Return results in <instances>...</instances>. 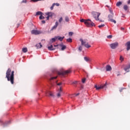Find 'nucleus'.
I'll return each mask as SVG.
<instances>
[{
  "label": "nucleus",
  "instance_id": "obj_41",
  "mask_svg": "<svg viewBox=\"0 0 130 130\" xmlns=\"http://www.w3.org/2000/svg\"><path fill=\"white\" fill-rule=\"evenodd\" d=\"M62 83L61 82H60L59 83H57V86H60V85H61Z\"/></svg>",
  "mask_w": 130,
  "mask_h": 130
},
{
  "label": "nucleus",
  "instance_id": "obj_51",
  "mask_svg": "<svg viewBox=\"0 0 130 130\" xmlns=\"http://www.w3.org/2000/svg\"><path fill=\"white\" fill-rule=\"evenodd\" d=\"M8 124H9V123H10V122H8Z\"/></svg>",
  "mask_w": 130,
  "mask_h": 130
},
{
  "label": "nucleus",
  "instance_id": "obj_8",
  "mask_svg": "<svg viewBox=\"0 0 130 130\" xmlns=\"http://www.w3.org/2000/svg\"><path fill=\"white\" fill-rule=\"evenodd\" d=\"M31 34H34V35H39V34H41V31L36 29H34L31 30Z\"/></svg>",
  "mask_w": 130,
  "mask_h": 130
},
{
  "label": "nucleus",
  "instance_id": "obj_26",
  "mask_svg": "<svg viewBox=\"0 0 130 130\" xmlns=\"http://www.w3.org/2000/svg\"><path fill=\"white\" fill-rule=\"evenodd\" d=\"M66 22H69L70 21V18L68 16L65 17Z\"/></svg>",
  "mask_w": 130,
  "mask_h": 130
},
{
  "label": "nucleus",
  "instance_id": "obj_28",
  "mask_svg": "<svg viewBox=\"0 0 130 130\" xmlns=\"http://www.w3.org/2000/svg\"><path fill=\"white\" fill-rule=\"evenodd\" d=\"M67 42L71 43L73 42L72 39L69 38L67 40Z\"/></svg>",
  "mask_w": 130,
  "mask_h": 130
},
{
  "label": "nucleus",
  "instance_id": "obj_20",
  "mask_svg": "<svg viewBox=\"0 0 130 130\" xmlns=\"http://www.w3.org/2000/svg\"><path fill=\"white\" fill-rule=\"evenodd\" d=\"M36 46L37 47V48H42V45L41 44V43H40L39 44H37Z\"/></svg>",
  "mask_w": 130,
  "mask_h": 130
},
{
  "label": "nucleus",
  "instance_id": "obj_4",
  "mask_svg": "<svg viewBox=\"0 0 130 130\" xmlns=\"http://www.w3.org/2000/svg\"><path fill=\"white\" fill-rule=\"evenodd\" d=\"M80 41L81 42V45H84L86 48H90L91 46L89 45V43H87L85 40H83V39H80Z\"/></svg>",
  "mask_w": 130,
  "mask_h": 130
},
{
  "label": "nucleus",
  "instance_id": "obj_25",
  "mask_svg": "<svg viewBox=\"0 0 130 130\" xmlns=\"http://www.w3.org/2000/svg\"><path fill=\"white\" fill-rule=\"evenodd\" d=\"M44 19H45V17L44 16H43L42 15L40 16L39 17L40 20H43Z\"/></svg>",
  "mask_w": 130,
  "mask_h": 130
},
{
  "label": "nucleus",
  "instance_id": "obj_2",
  "mask_svg": "<svg viewBox=\"0 0 130 130\" xmlns=\"http://www.w3.org/2000/svg\"><path fill=\"white\" fill-rule=\"evenodd\" d=\"M80 22H84L87 27H93V26H95V23H93L90 19L84 20L82 19L80 20Z\"/></svg>",
  "mask_w": 130,
  "mask_h": 130
},
{
  "label": "nucleus",
  "instance_id": "obj_48",
  "mask_svg": "<svg viewBox=\"0 0 130 130\" xmlns=\"http://www.w3.org/2000/svg\"><path fill=\"white\" fill-rule=\"evenodd\" d=\"M79 95H80V93H77L76 94V96H79Z\"/></svg>",
  "mask_w": 130,
  "mask_h": 130
},
{
  "label": "nucleus",
  "instance_id": "obj_29",
  "mask_svg": "<svg viewBox=\"0 0 130 130\" xmlns=\"http://www.w3.org/2000/svg\"><path fill=\"white\" fill-rule=\"evenodd\" d=\"M54 79H57V76L51 77V78L50 79V81H51V80H54Z\"/></svg>",
  "mask_w": 130,
  "mask_h": 130
},
{
  "label": "nucleus",
  "instance_id": "obj_24",
  "mask_svg": "<svg viewBox=\"0 0 130 130\" xmlns=\"http://www.w3.org/2000/svg\"><path fill=\"white\" fill-rule=\"evenodd\" d=\"M22 51L23 52L26 53L27 52V51H28V49H27V48H22Z\"/></svg>",
  "mask_w": 130,
  "mask_h": 130
},
{
  "label": "nucleus",
  "instance_id": "obj_16",
  "mask_svg": "<svg viewBox=\"0 0 130 130\" xmlns=\"http://www.w3.org/2000/svg\"><path fill=\"white\" fill-rule=\"evenodd\" d=\"M48 50H55V48H53V46L52 45H51L50 46L48 47Z\"/></svg>",
  "mask_w": 130,
  "mask_h": 130
},
{
  "label": "nucleus",
  "instance_id": "obj_21",
  "mask_svg": "<svg viewBox=\"0 0 130 130\" xmlns=\"http://www.w3.org/2000/svg\"><path fill=\"white\" fill-rule=\"evenodd\" d=\"M56 40H57V37H55L54 38H52L51 39L52 43H53V42H55Z\"/></svg>",
  "mask_w": 130,
  "mask_h": 130
},
{
  "label": "nucleus",
  "instance_id": "obj_37",
  "mask_svg": "<svg viewBox=\"0 0 130 130\" xmlns=\"http://www.w3.org/2000/svg\"><path fill=\"white\" fill-rule=\"evenodd\" d=\"M83 49V48L82 47V46H80L79 47V50L80 51H82V50Z\"/></svg>",
  "mask_w": 130,
  "mask_h": 130
},
{
  "label": "nucleus",
  "instance_id": "obj_31",
  "mask_svg": "<svg viewBox=\"0 0 130 130\" xmlns=\"http://www.w3.org/2000/svg\"><path fill=\"white\" fill-rule=\"evenodd\" d=\"M73 34H74V32H69V36H73Z\"/></svg>",
  "mask_w": 130,
  "mask_h": 130
},
{
  "label": "nucleus",
  "instance_id": "obj_22",
  "mask_svg": "<svg viewBox=\"0 0 130 130\" xmlns=\"http://www.w3.org/2000/svg\"><path fill=\"white\" fill-rule=\"evenodd\" d=\"M121 5H122V2H118L116 3L117 7H120Z\"/></svg>",
  "mask_w": 130,
  "mask_h": 130
},
{
  "label": "nucleus",
  "instance_id": "obj_50",
  "mask_svg": "<svg viewBox=\"0 0 130 130\" xmlns=\"http://www.w3.org/2000/svg\"><path fill=\"white\" fill-rule=\"evenodd\" d=\"M17 27H19V24H18Z\"/></svg>",
  "mask_w": 130,
  "mask_h": 130
},
{
  "label": "nucleus",
  "instance_id": "obj_49",
  "mask_svg": "<svg viewBox=\"0 0 130 130\" xmlns=\"http://www.w3.org/2000/svg\"><path fill=\"white\" fill-rule=\"evenodd\" d=\"M120 92H122V89L120 90Z\"/></svg>",
  "mask_w": 130,
  "mask_h": 130
},
{
  "label": "nucleus",
  "instance_id": "obj_14",
  "mask_svg": "<svg viewBox=\"0 0 130 130\" xmlns=\"http://www.w3.org/2000/svg\"><path fill=\"white\" fill-rule=\"evenodd\" d=\"M125 46H126V50L128 51V50H130V42H127L126 43Z\"/></svg>",
  "mask_w": 130,
  "mask_h": 130
},
{
  "label": "nucleus",
  "instance_id": "obj_10",
  "mask_svg": "<svg viewBox=\"0 0 130 130\" xmlns=\"http://www.w3.org/2000/svg\"><path fill=\"white\" fill-rule=\"evenodd\" d=\"M57 46H58V49H59V48H61V50L62 51L64 50V49L67 48V46L62 44L57 45Z\"/></svg>",
  "mask_w": 130,
  "mask_h": 130
},
{
  "label": "nucleus",
  "instance_id": "obj_5",
  "mask_svg": "<svg viewBox=\"0 0 130 130\" xmlns=\"http://www.w3.org/2000/svg\"><path fill=\"white\" fill-rule=\"evenodd\" d=\"M71 73L70 70L62 71L60 72H57V75L59 76H64V75H67V74H70Z\"/></svg>",
  "mask_w": 130,
  "mask_h": 130
},
{
  "label": "nucleus",
  "instance_id": "obj_17",
  "mask_svg": "<svg viewBox=\"0 0 130 130\" xmlns=\"http://www.w3.org/2000/svg\"><path fill=\"white\" fill-rule=\"evenodd\" d=\"M130 69V64H129L128 66H126L125 68H124V70L125 72H126V73H128V71L127 70H129Z\"/></svg>",
  "mask_w": 130,
  "mask_h": 130
},
{
  "label": "nucleus",
  "instance_id": "obj_44",
  "mask_svg": "<svg viewBox=\"0 0 130 130\" xmlns=\"http://www.w3.org/2000/svg\"><path fill=\"white\" fill-rule=\"evenodd\" d=\"M49 17L50 16H48L46 18H47V20H49Z\"/></svg>",
  "mask_w": 130,
  "mask_h": 130
},
{
  "label": "nucleus",
  "instance_id": "obj_27",
  "mask_svg": "<svg viewBox=\"0 0 130 130\" xmlns=\"http://www.w3.org/2000/svg\"><path fill=\"white\" fill-rule=\"evenodd\" d=\"M84 59L85 60V61H89V60H90V59L87 57H84Z\"/></svg>",
  "mask_w": 130,
  "mask_h": 130
},
{
  "label": "nucleus",
  "instance_id": "obj_32",
  "mask_svg": "<svg viewBox=\"0 0 130 130\" xmlns=\"http://www.w3.org/2000/svg\"><path fill=\"white\" fill-rule=\"evenodd\" d=\"M49 94L50 95V96H51L52 97H53V93L51 92H49Z\"/></svg>",
  "mask_w": 130,
  "mask_h": 130
},
{
  "label": "nucleus",
  "instance_id": "obj_23",
  "mask_svg": "<svg viewBox=\"0 0 130 130\" xmlns=\"http://www.w3.org/2000/svg\"><path fill=\"white\" fill-rule=\"evenodd\" d=\"M123 9L124 10V11H128V6H127V5H124L123 6Z\"/></svg>",
  "mask_w": 130,
  "mask_h": 130
},
{
  "label": "nucleus",
  "instance_id": "obj_11",
  "mask_svg": "<svg viewBox=\"0 0 130 130\" xmlns=\"http://www.w3.org/2000/svg\"><path fill=\"white\" fill-rule=\"evenodd\" d=\"M58 26V22L56 21L55 23V25L51 28V31H53V30H55L57 26Z\"/></svg>",
  "mask_w": 130,
  "mask_h": 130
},
{
  "label": "nucleus",
  "instance_id": "obj_43",
  "mask_svg": "<svg viewBox=\"0 0 130 130\" xmlns=\"http://www.w3.org/2000/svg\"><path fill=\"white\" fill-rule=\"evenodd\" d=\"M54 47H57V48L58 49V46H57V45H54Z\"/></svg>",
  "mask_w": 130,
  "mask_h": 130
},
{
  "label": "nucleus",
  "instance_id": "obj_34",
  "mask_svg": "<svg viewBox=\"0 0 130 130\" xmlns=\"http://www.w3.org/2000/svg\"><path fill=\"white\" fill-rule=\"evenodd\" d=\"M120 60H121V61H123V57H122V56H120Z\"/></svg>",
  "mask_w": 130,
  "mask_h": 130
},
{
  "label": "nucleus",
  "instance_id": "obj_7",
  "mask_svg": "<svg viewBox=\"0 0 130 130\" xmlns=\"http://www.w3.org/2000/svg\"><path fill=\"white\" fill-rule=\"evenodd\" d=\"M93 15L94 18L95 19L96 21H99V16H100V13L98 12H93Z\"/></svg>",
  "mask_w": 130,
  "mask_h": 130
},
{
  "label": "nucleus",
  "instance_id": "obj_45",
  "mask_svg": "<svg viewBox=\"0 0 130 130\" xmlns=\"http://www.w3.org/2000/svg\"><path fill=\"white\" fill-rule=\"evenodd\" d=\"M127 4H128V5H129V4H130V0H129V1L127 2Z\"/></svg>",
  "mask_w": 130,
  "mask_h": 130
},
{
  "label": "nucleus",
  "instance_id": "obj_39",
  "mask_svg": "<svg viewBox=\"0 0 130 130\" xmlns=\"http://www.w3.org/2000/svg\"><path fill=\"white\" fill-rule=\"evenodd\" d=\"M21 3L26 4V3H27V0H23Z\"/></svg>",
  "mask_w": 130,
  "mask_h": 130
},
{
  "label": "nucleus",
  "instance_id": "obj_3",
  "mask_svg": "<svg viewBox=\"0 0 130 130\" xmlns=\"http://www.w3.org/2000/svg\"><path fill=\"white\" fill-rule=\"evenodd\" d=\"M109 12L111 13V15H109L108 16V18L109 19V21H110V22H112V23H114V24H116V21L115 20L113 19V16H114V14H113V11L111 9H109Z\"/></svg>",
  "mask_w": 130,
  "mask_h": 130
},
{
  "label": "nucleus",
  "instance_id": "obj_33",
  "mask_svg": "<svg viewBox=\"0 0 130 130\" xmlns=\"http://www.w3.org/2000/svg\"><path fill=\"white\" fill-rule=\"evenodd\" d=\"M107 38H108L109 39H111V38H112V35L108 36Z\"/></svg>",
  "mask_w": 130,
  "mask_h": 130
},
{
  "label": "nucleus",
  "instance_id": "obj_47",
  "mask_svg": "<svg viewBox=\"0 0 130 130\" xmlns=\"http://www.w3.org/2000/svg\"><path fill=\"white\" fill-rule=\"evenodd\" d=\"M73 84H77V81H75L73 82Z\"/></svg>",
  "mask_w": 130,
  "mask_h": 130
},
{
  "label": "nucleus",
  "instance_id": "obj_15",
  "mask_svg": "<svg viewBox=\"0 0 130 130\" xmlns=\"http://www.w3.org/2000/svg\"><path fill=\"white\" fill-rule=\"evenodd\" d=\"M46 16H48L49 17H52L54 14L52 12H47L45 13Z\"/></svg>",
  "mask_w": 130,
  "mask_h": 130
},
{
  "label": "nucleus",
  "instance_id": "obj_19",
  "mask_svg": "<svg viewBox=\"0 0 130 130\" xmlns=\"http://www.w3.org/2000/svg\"><path fill=\"white\" fill-rule=\"evenodd\" d=\"M41 15H43V13L41 11H38L36 14V16H41Z\"/></svg>",
  "mask_w": 130,
  "mask_h": 130
},
{
  "label": "nucleus",
  "instance_id": "obj_1",
  "mask_svg": "<svg viewBox=\"0 0 130 130\" xmlns=\"http://www.w3.org/2000/svg\"><path fill=\"white\" fill-rule=\"evenodd\" d=\"M15 72L14 71H12L11 69H8L6 72V78H7V81L10 82L12 85H14V80L15 76Z\"/></svg>",
  "mask_w": 130,
  "mask_h": 130
},
{
  "label": "nucleus",
  "instance_id": "obj_18",
  "mask_svg": "<svg viewBox=\"0 0 130 130\" xmlns=\"http://www.w3.org/2000/svg\"><path fill=\"white\" fill-rule=\"evenodd\" d=\"M57 37V39L59 41H62L64 39V37H61L58 36V37Z\"/></svg>",
  "mask_w": 130,
  "mask_h": 130
},
{
  "label": "nucleus",
  "instance_id": "obj_42",
  "mask_svg": "<svg viewBox=\"0 0 130 130\" xmlns=\"http://www.w3.org/2000/svg\"><path fill=\"white\" fill-rule=\"evenodd\" d=\"M42 24H45V23H46L45 20H42Z\"/></svg>",
  "mask_w": 130,
  "mask_h": 130
},
{
  "label": "nucleus",
  "instance_id": "obj_6",
  "mask_svg": "<svg viewBox=\"0 0 130 130\" xmlns=\"http://www.w3.org/2000/svg\"><path fill=\"white\" fill-rule=\"evenodd\" d=\"M106 86H107V83H106L104 85H101V86H97L95 85V88H96V90H100V89H103L104 88H106Z\"/></svg>",
  "mask_w": 130,
  "mask_h": 130
},
{
  "label": "nucleus",
  "instance_id": "obj_40",
  "mask_svg": "<svg viewBox=\"0 0 130 130\" xmlns=\"http://www.w3.org/2000/svg\"><path fill=\"white\" fill-rule=\"evenodd\" d=\"M85 82H86V78H84L82 79V83H85Z\"/></svg>",
  "mask_w": 130,
  "mask_h": 130
},
{
  "label": "nucleus",
  "instance_id": "obj_36",
  "mask_svg": "<svg viewBox=\"0 0 130 130\" xmlns=\"http://www.w3.org/2000/svg\"><path fill=\"white\" fill-rule=\"evenodd\" d=\"M62 21V17H61L59 19V23H61Z\"/></svg>",
  "mask_w": 130,
  "mask_h": 130
},
{
  "label": "nucleus",
  "instance_id": "obj_12",
  "mask_svg": "<svg viewBox=\"0 0 130 130\" xmlns=\"http://www.w3.org/2000/svg\"><path fill=\"white\" fill-rule=\"evenodd\" d=\"M61 92H62V90H61V87H60L57 94V97H58V98H59V97L61 96Z\"/></svg>",
  "mask_w": 130,
  "mask_h": 130
},
{
  "label": "nucleus",
  "instance_id": "obj_35",
  "mask_svg": "<svg viewBox=\"0 0 130 130\" xmlns=\"http://www.w3.org/2000/svg\"><path fill=\"white\" fill-rule=\"evenodd\" d=\"M53 4H54V6H56L57 7H59V4L58 3H53Z\"/></svg>",
  "mask_w": 130,
  "mask_h": 130
},
{
  "label": "nucleus",
  "instance_id": "obj_9",
  "mask_svg": "<svg viewBox=\"0 0 130 130\" xmlns=\"http://www.w3.org/2000/svg\"><path fill=\"white\" fill-rule=\"evenodd\" d=\"M110 46L112 49H115L117 46H118V43H115L110 45Z\"/></svg>",
  "mask_w": 130,
  "mask_h": 130
},
{
  "label": "nucleus",
  "instance_id": "obj_13",
  "mask_svg": "<svg viewBox=\"0 0 130 130\" xmlns=\"http://www.w3.org/2000/svg\"><path fill=\"white\" fill-rule=\"evenodd\" d=\"M106 69L107 72H110V71L112 70L111 66H110V65L109 64L106 66Z\"/></svg>",
  "mask_w": 130,
  "mask_h": 130
},
{
  "label": "nucleus",
  "instance_id": "obj_30",
  "mask_svg": "<svg viewBox=\"0 0 130 130\" xmlns=\"http://www.w3.org/2000/svg\"><path fill=\"white\" fill-rule=\"evenodd\" d=\"M104 26H105V24H102V25H99V28H102V27H104Z\"/></svg>",
  "mask_w": 130,
  "mask_h": 130
},
{
  "label": "nucleus",
  "instance_id": "obj_46",
  "mask_svg": "<svg viewBox=\"0 0 130 130\" xmlns=\"http://www.w3.org/2000/svg\"><path fill=\"white\" fill-rule=\"evenodd\" d=\"M117 77H118V76H120V73L118 74L117 75Z\"/></svg>",
  "mask_w": 130,
  "mask_h": 130
},
{
  "label": "nucleus",
  "instance_id": "obj_38",
  "mask_svg": "<svg viewBox=\"0 0 130 130\" xmlns=\"http://www.w3.org/2000/svg\"><path fill=\"white\" fill-rule=\"evenodd\" d=\"M54 5L55 4H53L52 6L50 8L51 10H53V8L54 7Z\"/></svg>",
  "mask_w": 130,
  "mask_h": 130
}]
</instances>
